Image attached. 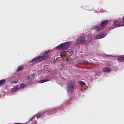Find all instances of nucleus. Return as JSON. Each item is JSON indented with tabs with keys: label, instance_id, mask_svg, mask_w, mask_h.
Listing matches in <instances>:
<instances>
[{
	"label": "nucleus",
	"instance_id": "f257e3e1",
	"mask_svg": "<svg viewBox=\"0 0 124 124\" xmlns=\"http://www.w3.org/2000/svg\"><path fill=\"white\" fill-rule=\"evenodd\" d=\"M49 52L45 51L44 53H41L38 57H36L33 58L31 61V63H37V62H43L45 60L49 59V55L48 54Z\"/></svg>",
	"mask_w": 124,
	"mask_h": 124
},
{
	"label": "nucleus",
	"instance_id": "f03ea898",
	"mask_svg": "<svg viewBox=\"0 0 124 124\" xmlns=\"http://www.w3.org/2000/svg\"><path fill=\"white\" fill-rule=\"evenodd\" d=\"M87 37H88L89 39L87 40H86V38L83 36L78 37V38L77 43L78 44H84L85 45L89 44L91 42V39H92V34H88Z\"/></svg>",
	"mask_w": 124,
	"mask_h": 124
},
{
	"label": "nucleus",
	"instance_id": "7ed1b4c3",
	"mask_svg": "<svg viewBox=\"0 0 124 124\" xmlns=\"http://www.w3.org/2000/svg\"><path fill=\"white\" fill-rule=\"evenodd\" d=\"M70 47V43L66 42L64 43L61 44L59 46L56 47L57 50L60 51L61 50L62 51H63L64 50H67L68 48Z\"/></svg>",
	"mask_w": 124,
	"mask_h": 124
},
{
	"label": "nucleus",
	"instance_id": "20e7f679",
	"mask_svg": "<svg viewBox=\"0 0 124 124\" xmlns=\"http://www.w3.org/2000/svg\"><path fill=\"white\" fill-rule=\"evenodd\" d=\"M75 84L73 81H69L67 83L66 89L68 93H73Z\"/></svg>",
	"mask_w": 124,
	"mask_h": 124
},
{
	"label": "nucleus",
	"instance_id": "39448f33",
	"mask_svg": "<svg viewBox=\"0 0 124 124\" xmlns=\"http://www.w3.org/2000/svg\"><path fill=\"white\" fill-rule=\"evenodd\" d=\"M94 29L96 31H103L104 29H105L104 27H103L101 24L100 26H95L94 27Z\"/></svg>",
	"mask_w": 124,
	"mask_h": 124
},
{
	"label": "nucleus",
	"instance_id": "423d86ee",
	"mask_svg": "<svg viewBox=\"0 0 124 124\" xmlns=\"http://www.w3.org/2000/svg\"><path fill=\"white\" fill-rule=\"evenodd\" d=\"M123 23L124 22L119 23V21L118 20H115L113 23V26H114L115 27L113 28V29H115L116 27H122L124 26V25L123 24Z\"/></svg>",
	"mask_w": 124,
	"mask_h": 124
},
{
	"label": "nucleus",
	"instance_id": "0eeeda50",
	"mask_svg": "<svg viewBox=\"0 0 124 124\" xmlns=\"http://www.w3.org/2000/svg\"><path fill=\"white\" fill-rule=\"evenodd\" d=\"M106 36V33H102L96 36V39H101V38H104Z\"/></svg>",
	"mask_w": 124,
	"mask_h": 124
},
{
	"label": "nucleus",
	"instance_id": "6e6552de",
	"mask_svg": "<svg viewBox=\"0 0 124 124\" xmlns=\"http://www.w3.org/2000/svg\"><path fill=\"white\" fill-rule=\"evenodd\" d=\"M109 24V20H103L101 21V25L103 28L105 29V26H107Z\"/></svg>",
	"mask_w": 124,
	"mask_h": 124
},
{
	"label": "nucleus",
	"instance_id": "1a4fd4ad",
	"mask_svg": "<svg viewBox=\"0 0 124 124\" xmlns=\"http://www.w3.org/2000/svg\"><path fill=\"white\" fill-rule=\"evenodd\" d=\"M27 79L29 82H31L32 80H34V75H31V76H28L27 77Z\"/></svg>",
	"mask_w": 124,
	"mask_h": 124
},
{
	"label": "nucleus",
	"instance_id": "9d476101",
	"mask_svg": "<svg viewBox=\"0 0 124 124\" xmlns=\"http://www.w3.org/2000/svg\"><path fill=\"white\" fill-rule=\"evenodd\" d=\"M104 72H111V68L108 67H105L103 69Z\"/></svg>",
	"mask_w": 124,
	"mask_h": 124
},
{
	"label": "nucleus",
	"instance_id": "9b49d317",
	"mask_svg": "<svg viewBox=\"0 0 124 124\" xmlns=\"http://www.w3.org/2000/svg\"><path fill=\"white\" fill-rule=\"evenodd\" d=\"M60 56L62 58H65L66 57V52L65 51H62L61 53Z\"/></svg>",
	"mask_w": 124,
	"mask_h": 124
},
{
	"label": "nucleus",
	"instance_id": "f8f14e48",
	"mask_svg": "<svg viewBox=\"0 0 124 124\" xmlns=\"http://www.w3.org/2000/svg\"><path fill=\"white\" fill-rule=\"evenodd\" d=\"M118 60L119 62H124V56L119 57Z\"/></svg>",
	"mask_w": 124,
	"mask_h": 124
},
{
	"label": "nucleus",
	"instance_id": "ddd939ff",
	"mask_svg": "<svg viewBox=\"0 0 124 124\" xmlns=\"http://www.w3.org/2000/svg\"><path fill=\"white\" fill-rule=\"evenodd\" d=\"M5 82H6L5 79H2L0 80V86L3 85L5 83Z\"/></svg>",
	"mask_w": 124,
	"mask_h": 124
},
{
	"label": "nucleus",
	"instance_id": "4468645a",
	"mask_svg": "<svg viewBox=\"0 0 124 124\" xmlns=\"http://www.w3.org/2000/svg\"><path fill=\"white\" fill-rule=\"evenodd\" d=\"M49 81L48 79H44V80H41L38 81V83L39 84H42L43 83H45V82H48Z\"/></svg>",
	"mask_w": 124,
	"mask_h": 124
},
{
	"label": "nucleus",
	"instance_id": "2eb2a0df",
	"mask_svg": "<svg viewBox=\"0 0 124 124\" xmlns=\"http://www.w3.org/2000/svg\"><path fill=\"white\" fill-rule=\"evenodd\" d=\"M26 87H27V85L25 84V83H22L20 84L19 88L20 89H24Z\"/></svg>",
	"mask_w": 124,
	"mask_h": 124
},
{
	"label": "nucleus",
	"instance_id": "dca6fc26",
	"mask_svg": "<svg viewBox=\"0 0 124 124\" xmlns=\"http://www.w3.org/2000/svg\"><path fill=\"white\" fill-rule=\"evenodd\" d=\"M23 69H24V66H20L17 68V71L20 72V71H21V70H23Z\"/></svg>",
	"mask_w": 124,
	"mask_h": 124
},
{
	"label": "nucleus",
	"instance_id": "f3484780",
	"mask_svg": "<svg viewBox=\"0 0 124 124\" xmlns=\"http://www.w3.org/2000/svg\"><path fill=\"white\" fill-rule=\"evenodd\" d=\"M78 84L81 86H86V83H85L84 81H80L78 82Z\"/></svg>",
	"mask_w": 124,
	"mask_h": 124
},
{
	"label": "nucleus",
	"instance_id": "a211bd4d",
	"mask_svg": "<svg viewBox=\"0 0 124 124\" xmlns=\"http://www.w3.org/2000/svg\"><path fill=\"white\" fill-rule=\"evenodd\" d=\"M83 64H88V63H89V62H88V61H85L83 62Z\"/></svg>",
	"mask_w": 124,
	"mask_h": 124
},
{
	"label": "nucleus",
	"instance_id": "6ab92c4d",
	"mask_svg": "<svg viewBox=\"0 0 124 124\" xmlns=\"http://www.w3.org/2000/svg\"><path fill=\"white\" fill-rule=\"evenodd\" d=\"M123 20L124 22H121V23H123L122 25H124V16L123 17Z\"/></svg>",
	"mask_w": 124,
	"mask_h": 124
},
{
	"label": "nucleus",
	"instance_id": "aec40b11",
	"mask_svg": "<svg viewBox=\"0 0 124 124\" xmlns=\"http://www.w3.org/2000/svg\"><path fill=\"white\" fill-rule=\"evenodd\" d=\"M13 83H14V84H16V83H17V81L15 80L13 81Z\"/></svg>",
	"mask_w": 124,
	"mask_h": 124
},
{
	"label": "nucleus",
	"instance_id": "412c9836",
	"mask_svg": "<svg viewBox=\"0 0 124 124\" xmlns=\"http://www.w3.org/2000/svg\"><path fill=\"white\" fill-rule=\"evenodd\" d=\"M33 119H35V117H33L32 118H31V120L32 121V120H33Z\"/></svg>",
	"mask_w": 124,
	"mask_h": 124
},
{
	"label": "nucleus",
	"instance_id": "4be33fe9",
	"mask_svg": "<svg viewBox=\"0 0 124 124\" xmlns=\"http://www.w3.org/2000/svg\"><path fill=\"white\" fill-rule=\"evenodd\" d=\"M46 112H48V111L47 110H46Z\"/></svg>",
	"mask_w": 124,
	"mask_h": 124
}]
</instances>
